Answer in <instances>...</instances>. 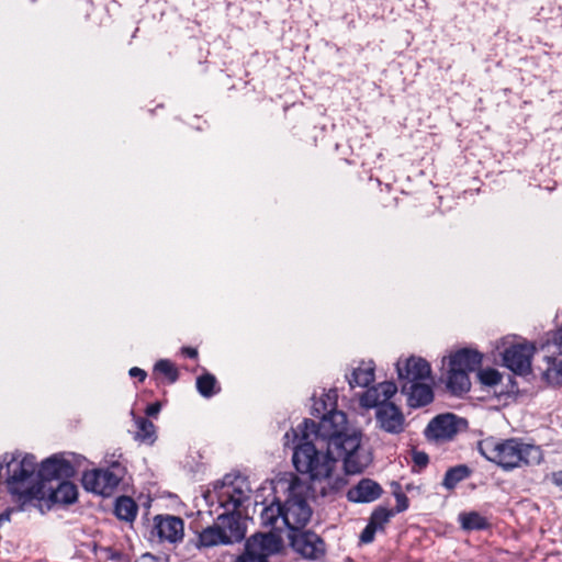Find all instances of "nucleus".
I'll use <instances>...</instances> for the list:
<instances>
[{
	"label": "nucleus",
	"instance_id": "1",
	"mask_svg": "<svg viewBox=\"0 0 562 562\" xmlns=\"http://www.w3.org/2000/svg\"><path fill=\"white\" fill-rule=\"evenodd\" d=\"M337 394H326L313 406L318 423L305 418L297 429H292L297 441L293 451V465L297 472L308 474L313 481L329 479L337 461H344L348 474H358L368 464L361 449V438L347 434V415L337 408Z\"/></svg>",
	"mask_w": 562,
	"mask_h": 562
},
{
	"label": "nucleus",
	"instance_id": "2",
	"mask_svg": "<svg viewBox=\"0 0 562 562\" xmlns=\"http://www.w3.org/2000/svg\"><path fill=\"white\" fill-rule=\"evenodd\" d=\"M248 485L243 480L215 485L216 502L224 509L214 524L198 532V548H213L240 542L247 525L239 508L249 501Z\"/></svg>",
	"mask_w": 562,
	"mask_h": 562
},
{
	"label": "nucleus",
	"instance_id": "3",
	"mask_svg": "<svg viewBox=\"0 0 562 562\" xmlns=\"http://www.w3.org/2000/svg\"><path fill=\"white\" fill-rule=\"evenodd\" d=\"M20 453H4L0 468L5 470V485L13 501L24 506L32 501H43L46 497V486L36 482V458L26 453L20 460Z\"/></svg>",
	"mask_w": 562,
	"mask_h": 562
},
{
	"label": "nucleus",
	"instance_id": "4",
	"mask_svg": "<svg viewBox=\"0 0 562 562\" xmlns=\"http://www.w3.org/2000/svg\"><path fill=\"white\" fill-rule=\"evenodd\" d=\"M477 449L486 460L505 471L539 463L541 460L539 447L526 443L519 438L498 439L491 436L480 440Z\"/></svg>",
	"mask_w": 562,
	"mask_h": 562
},
{
	"label": "nucleus",
	"instance_id": "5",
	"mask_svg": "<svg viewBox=\"0 0 562 562\" xmlns=\"http://www.w3.org/2000/svg\"><path fill=\"white\" fill-rule=\"evenodd\" d=\"M483 356L476 350L462 348L448 358L446 387L454 396H462L471 389L469 374L482 364Z\"/></svg>",
	"mask_w": 562,
	"mask_h": 562
},
{
	"label": "nucleus",
	"instance_id": "6",
	"mask_svg": "<svg viewBox=\"0 0 562 562\" xmlns=\"http://www.w3.org/2000/svg\"><path fill=\"white\" fill-rule=\"evenodd\" d=\"M283 522L289 531L304 528L312 517V508L307 501V486L294 480L288 490V496L282 503Z\"/></svg>",
	"mask_w": 562,
	"mask_h": 562
},
{
	"label": "nucleus",
	"instance_id": "7",
	"mask_svg": "<svg viewBox=\"0 0 562 562\" xmlns=\"http://www.w3.org/2000/svg\"><path fill=\"white\" fill-rule=\"evenodd\" d=\"M125 475V468L120 462H112L108 468L85 471L81 484L87 492L109 497L113 495Z\"/></svg>",
	"mask_w": 562,
	"mask_h": 562
},
{
	"label": "nucleus",
	"instance_id": "8",
	"mask_svg": "<svg viewBox=\"0 0 562 562\" xmlns=\"http://www.w3.org/2000/svg\"><path fill=\"white\" fill-rule=\"evenodd\" d=\"M291 549L303 559L317 561L326 554V543L315 531L304 528H294L288 533Z\"/></svg>",
	"mask_w": 562,
	"mask_h": 562
},
{
	"label": "nucleus",
	"instance_id": "9",
	"mask_svg": "<svg viewBox=\"0 0 562 562\" xmlns=\"http://www.w3.org/2000/svg\"><path fill=\"white\" fill-rule=\"evenodd\" d=\"M281 548L279 536L269 533H256L247 539L241 554L235 562H269V557Z\"/></svg>",
	"mask_w": 562,
	"mask_h": 562
},
{
	"label": "nucleus",
	"instance_id": "10",
	"mask_svg": "<svg viewBox=\"0 0 562 562\" xmlns=\"http://www.w3.org/2000/svg\"><path fill=\"white\" fill-rule=\"evenodd\" d=\"M461 426H467V420L452 413L441 414L434 417L425 429V437L436 442L452 440L460 431Z\"/></svg>",
	"mask_w": 562,
	"mask_h": 562
},
{
	"label": "nucleus",
	"instance_id": "11",
	"mask_svg": "<svg viewBox=\"0 0 562 562\" xmlns=\"http://www.w3.org/2000/svg\"><path fill=\"white\" fill-rule=\"evenodd\" d=\"M75 468L63 454L56 453L43 460L35 473L36 482L44 486L53 480L70 479L75 475Z\"/></svg>",
	"mask_w": 562,
	"mask_h": 562
},
{
	"label": "nucleus",
	"instance_id": "12",
	"mask_svg": "<svg viewBox=\"0 0 562 562\" xmlns=\"http://www.w3.org/2000/svg\"><path fill=\"white\" fill-rule=\"evenodd\" d=\"M533 351L535 347L527 342L514 344L503 352V362L516 374H528L531 371Z\"/></svg>",
	"mask_w": 562,
	"mask_h": 562
},
{
	"label": "nucleus",
	"instance_id": "13",
	"mask_svg": "<svg viewBox=\"0 0 562 562\" xmlns=\"http://www.w3.org/2000/svg\"><path fill=\"white\" fill-rule=\"evenodd\" d=\"M376 424L389 434H401L404 430L405 417L398 406L392 402H382L374 406Z\"/></svg>",
	"mask_w": 562,
	"mask_h": 562
},
{
	"label": "nucleus",
	"instance_id": "14",
	"mask_svg": "<svg viewBox=\"0 0 562 562\" xmlns=\"http://www.w3.org/2000/svg\"><path fill=\"white\" fill-rule=\"evenodd\" d=\"M396 371L401 384L419 382L430 376L431 368L428 361L420 357H409L402 364L401 361L396 363Z\"/></svg>",
	"mask_w": 562,
	"mask_h": 562
},
{
	"label": "nucleus",
	"instance_id": "15",
	"mask_svg": "<svg viewBox=\"0 0 562 562\" xmlns=\"http://www.w3.org/2000/svg\"><path fill=\"white\" fill-rule=\"evenodd\" d=\"M183 520L176 516H156L154 529L160 540H167L171 543L182 540Z\"/></svg>",
	"mask_w": 562,
	"mask_h": 562
},
{
	"label": "nucleus",
	"instance_id": "16",
	"mask_svg": "<svg viewBox=\"0 0 562 562\" xmlns=\"http://www.w3.org/2000/svg\"><path fill=\"white\" fill-rule=\"evenodd\" d=\"M382 486L371 479H361L347 492V498L352 503H372L381 497Z\"/></svg>",
	"mask_w": 562,
	"mask_h": 562
},
{
	"label": "nucleus",
	"instance_id": "17",
	"mask_svg": "<svg viewBox=\"0 0 562 562\" xmlns=\"http://www.w3.org/2000/svg\"><path fill=\"white\" fill-rule=\"evenodd\" d=\"M401 391L407 396V404L412 408L424 407L434 401V390L422 382L401 384Z\"/></svg>",
	"mask_w": 562,
	"mask_h": 562
},
{
	"label": "nucleus",
	"instance_id": "18",
	"mask_svg": "<svg viewBox=\"0 0 562 562\" xmlns=\"http://www.w3.org/2000/svg\"><path fill=\"white\" fill-rule=\"evenodd\" d=\"M397 392V385L394 382L386 381L378 386L368 389L361 397V405L367 408H373L382 402H390V398Z\"/></svg>",
	"mask_w": 562,
	"mask_h": 562
},
{
	"label": "nucleus",
	"instance_id": "19",
	"mask_svg": "<svg viewBox=\"0 0 562 562\" xmlns=\"http://www.w3.org/2000/svg\"><path fill=\"white\" fill-rule=\"evenodd\" d=\"M48 499L54 504H72L78 498L77 485L69 481V479H63L58 482L57 486H49Z\"/></svg>",
	"mask_w": 562,
	"mask_h": 562
},
{
	"label": "nucleus",
	"instance_id": "20",
	"mask_svg": "<svg viewBox=\"0 0 562 562\" xmlns=\"http://www.w3.org/2000/svg\"><path fill=\"white\" fill-rule=\"evenodd\" d=\"M260 520L263 527L281 532L286 528L285 522H283L282 503L276 501L266 506L260 514Z\"/></svg>",
	"mask_w": 562,
	"mask_h": 562
},
{
	"label": "nucleus",
	"instance_id": "21",
	"mask_svg": "<svg viewBox=\"0 0 562 562\" xmlns=\"http://www.w3.org/2000/svg\"><path fill=\"white\" fill-rule=\"evenodd\" d=\"M374 363L373 361H361V363L353 369L351 375L348 378V383L351 389L356 386L367 387L374 381Z\"/></svg>",
	"mask_w": 562,
	"mask_h": 562
},
{
	"label": "nucleus",
	"instance_id": "22",
	"mask_svg": "<svg viewBox=\"0 0 562 562\" xmlns=\"http://www.w3.org/2000/svg\"><path fill=\"white\" fill-rule=\"evenodd\" d=\"M458 521L465 531H481L491 528L488 519L475 510L460 513Z\"/></svg>",
	"mask_w": 562,
	"mask_h": 562
},
{
	"label": "nucleus",
	"instance_id": "23",
	"mask_svg": "<svg viewBox=\"0 0 562 562\" xmlns=\"http://www.w3.org/2000/svg\"><path fill=\"white\" fill-rule=\"evenodd\" d=\"M138 513V505L130 496H120L115 501L114 514L120 520L133 522Z\"/></svg>",
	"mask_w": 562,
	"mask_h": 562
},
{
	"label": "nucleus",
	"instance_id": "24",
	"mask_svg": "<svg viewBox=\"0 0 562 562\" xmlns=\"http://www.w3.org/2000/svg\"><path fill=\"white\" fill-rule=\"evenodd\" d=\"M153 374L155 379L167 382L168 384H173L179 380V370L176 364L169 359H160L158 360L153 369Z\"/></svg>",
	"mask_w": 562,
	"mask_h": 562
},
{
	"label": "nucleus",
	"instance_id": "25",
	"mask_svg": "<svg viewBox=\"0 0 562 562\" xmlns=\"http://www.w3.org/2000/svg\"><path fill=\"white\" fill-rule=\"evenodd\" d=\"M195 386L199 394L205 398L218 394L222 390L216 376L207 371L196 378Z\"/></svg>",
	"mask_w": 562,
	"mask_h": 562
},
{
	"label": "nucleus",
	"instance_id": "26",
	"mask_svg": "<svg viewBox=\"0 0 562 562\" xmlns=\"http://www.w3.org/2000/svg\"><path fill=\"white\" fill-rule=\"evenodd\" d=\"M471 473V469L465 464L449 468L445 473L442 485L448 491H452L460 482L467 480Z\"/></svg>",
	"mask_w": 562,
	"mask_h": 562
},
{
	"label": "nucleus",
	"instance_id": "27",
	"mask_svg": "<svg viewBox=\"0 0 562 562\" xmlns=\"http://www.w3.org/2000/svg\"><path fill=\"white\" fill-rule=\"evenodd\" d=\"M135 424L137 426V431L134 437L135 440L153 445L157 439L156 426L154 423L146 417H136Z\"/></svg>",
	"mask_w": 562,
	"mask_h": 562
},
{
	"label": "nucleus",
	"instance_id": "28",
	"mask_svg": "<svg viewBox=\"0 0 562 562\" xmlns=\"http://www.w3.org/2000/svg\"><path fill=\"white\" fill-rule=\"evenodd\" d=\"M395 514L392 509L378 506L371 514L369 518V522L375 527L378 530H384L385 525L390 521L391 517Z\"/></svg>",
	"mask_w": 562,
	"mask_h": 562
},
{
	"label": "nucleus",
	"instance_id": "29",
	"mask_svg": "<svg viewBox=\"0 0 562 562\" xmlns=\"http://www.w3.org/2000/svg\"><path fill=\"white\" fill-rule=\"evenodd\" d=\"M393 486V495L396 501L395 508H391L394 514H400L408 509L409 507V499L407 495L402 491V486L400 483L394 482L392 484Z\"/></svg>",
	"mask_w": 562,
	"mask_h": 562
},
{
	"label": "nucleus",
	"instance_id": "30",
	"mask_svg": "<svg viewBox=\"0 0 562 562\" xmlns=\"http://www.w3.org/2000/svg\"><path fill=\"white\" fill-rule=\"evenodd\" d=\"M477 378L481 384L485 386H495L502 381V374L493 368L480 370Z\"/></svg>",
	"mask_w": 562,
	"mask_h": 562
},
{
	"label": "nucleus",
	"instance_id": "31",
	"mask_svg": "<svg viewBox=\"0 0 562 562\" xmlns=\"http://www.w3.org/2000/svg\"><path fill=\"white\" fill-rule=\"evenodd\" d=\"M413 471L420 472L429 463V457L426 452L419 450L412 451Z\"/></svg>",
	"mask_w": 562,
	"mask_h": 562
},
{
	"label": "nucleus",
	"instance_id": "32",
	"mask_svg": "<svg viewBox=\"0 0 562 562\" xmlns=\"http://www.w3.org/2000/svg\"><path fill=\"white\" fill-rule=\"evenodd\" d=\"M378 529L373 527L370 522L364 527L360 535V541L362 543H370L374 540V536Z\"/></svg>",
	"mask_w": 562,
	"mask_h": 562
},
{
	"label": "nucleus",
	"instance_id": "33",
	"mask_svg": "<svg viewBox=\"0 0 562 562\" xmlns=\"http://www.w3.org/2000/svg\"><path fill=\"white\" fill-rule=\"evenodd\" d=\"M128 374L131 378L137 379L138 382H144L147 378V372L138 367L131 368Z\"/></svg>",
	"mask_w": 562,
	"mask_h": 562
},
{
	"label": "nucleus",
	"instance_id": "34",
	"mask_svg": "<svg viewBox=\"0 0 562 562\" xmlns=\"http://www.w3.org/2000/svg\"><path fill=\"white\" fill-rule=\"evenodd\" d=\"M160 409H161V403L154 402L146 407L145 414L148 417H156L159 414Z\"/></svg>",
	"mask_w": 562,
	"mask_h": 562
},
{
	"label": "nucleus",
	"instance_id": "35",
	"mask_svg": "<svg viewBox=\"0 0 562 562\" xmlns=\"http://www.w3.org/2000/svg\"><path fill=\"white\" fill-rule=\"evenodd\" d=\"M554 346L559 348L560 353L562 355V326H560L553 334L551 338Z\"/></svg>",
	"mask_w": 562,
	"mask_h": 562
},
{
	"label": "nucleus",
	"instance_id": "36",
	"mask_svg": "<svg viewBox=\"0 0 562 562\" xmlns=\"http://www.w3.org/2000/svg\"><path fill=\"white\" fill-rule=\"evenodd\" d=\"M181 353L187 358H191V359L198 358V350H196V348H193V347H189V346L182 347Z\"/></svg>",
	"mask_w": 562,
	"mask_h": 562
},
{
	"label": "nucleus",
	"instance_id": "37",
	"mask_svg": "<svg viewBox=\"0 0 562 562\" xmlns=\"http://www.w3.org/2000/svg\"><path fill=\"white\" fill-rule=\"evenodd\" d=\"M551 372L554 373L557 383L562 384V361L559 362L557 368L549 371V373H551Z\"/></svg>",
	"mask_w": 562,
	"mask_h": 562
},
{
	"label": "nucleus",
	"instance_id": "38",
	"mask_svg": "<svg viewBox=\"0 0 562 562\" xmlns=\"http://www.w3.org/2000/svg\"><path fill=\"white\" fill-rule=\"evenodd\" d=\"M225 479H227V481H228V482H229V481H237V480H241V477H235V479H232V477H231V475H226V476L223 479V481H222V482H216V483H214V485H213V492H212V493H209V496H212V494H213V495H214V497L216 498V494H215V485H216V484H217V485L222 484L224 481H226ZM243 481L247 484V482H246L244 479H243Z\"/></svg>",
	"mask_w": 562,
	"mask_h": 562
},
{
	"label": "nucleus",
	"instance_id": "39",
	"mask_svg": "<svg viewBox=\"0 0 562 562\" xmlns=\"http://www.w3.org/2000/svg\"><path fill=\"white\" fill-rule=\"evenodd\" d=\"M553 483L562 487V471H559L553 474Z\"/></svg>",
	"mask_w": 562,
	"mask_h": 562
},
{
	"label": "nucleus",
	"instance_id": "40",
	"mask_svg": "<svg viewBox=\"0 0 562 562\" xmlns=\"http://www.w3.org/2000/svg\"><path fill=\"white\" fill-rule=\"evenodd\" d=\"M11 512L12 509H8L3 513L0 514V525L5 521V520H9L10 519V515H11Z\"/></svg>",
	"mask_w": 562,
	"mask_h": 562
}]
</instances>
